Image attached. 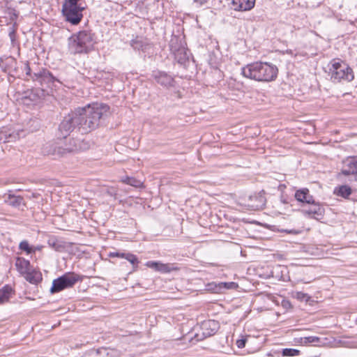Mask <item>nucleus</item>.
<instances>
[{"label": "nucleus", "instance_id": "473e14b6", "mask_svg": "<svg viewBox=\"0 0 357 357\" xmlns=\"http://www.w3.org/2000/svg\"><path fill=\"white\" fill-rule=\"evenodd\" d=\"M9 36L12 42H13L15 40V32L14 30L10 31Z\"/></svg>", "mask_w": 357, "mask_h": 357}, {"label": "nucleus", "instance_id": "dca6fc26", "mask_svg": "<svg viewBox=\"0 0 357 357\" xmlns=\"http://www.w3.org/2000/svg\"><path fill=\"white\" fill-rule=\"evenodd\" d=\"M232 8L237 11L250 10L255 4V0H231Z\"/></svg>", "mask_w": 357, "mask_h": 357}, {"label": "nucleus", "instance_id": "c85d7f7f", "mask_svg": "<svg viewBox=\"0 0 357 357\" xmlns=\"http://www.w3.org/2000/svg\"><path fill=\"white\" fill-rule=\"evenodd\" d=\"M20 250L25 251L27 254H31L33 250L29 246L27 241H22L19 245Z\"/></svg>", "mask_w": 357, "mask_h": 357}, {"label": "nucleus", "instance_id": "ddd939ff", "mask_svg": "<svg viewBox=\"0 0 357 357\" xmlns=\"http://www.w3.org/2000/svg\"><path fill=\"white\" fill-rule=\"evenodd\" d=\"M152 77L160 85L165 88H169L174 86V77L165 71L158 70L152 72Z\"/></svg>", "mask_w": 357, "mask_h": 357}, {"label": "nucleus", "instance_id": "39448f33", "mask_svg": "<svg viewBox=\"0 0 357 357\" xmlns=\"http://www.w3.org/2000/svg\"><path fill=\"white\" fill-rule=\"evenodd\" d=\"M24 71L26 75L29 77V79L38 82L41 86L45 84L50 86V84L58 81L48 70L37 66L31 67L27 61L24 63Z\"/></svg>", "mask_w": 357, "mask_h": 357}, {"label": "nucleus", "instance_id": "4468645a", "mask_svg": "<svg viewBox=\"0 0 357 357\" xmlns=\"http://www.w3.org/2000/svg\"><path fill=\"white\" fill-rule=\"evenodd\" d=\"M266 202V199L264 196V192L262 190L258 194L249 197L247 206L251 211H259L264 208Z\"/></svg>", "mask_w": 357, "mask_h": 357}, {"label": "nucleus", "instance_id": "f8f14e48", "mask_svg": "<svg viewBox=\"0 0 357 357\" xmlns=\"http://www.w3.org/2000/svg\"><path fill=\"white\" fill-rule=\"evenodd\" d=\"M340 175L348 176L350 182L357 183V157H351L344 161Z\"/></svg>", "mask_w": 357, "mask_h": 357}, {"label": "nucleus", "instance_id": "e433bc0d", "mask_svg": "<svg viewBox=\"0 0 357 357\" xmlns=\"http://www.w3.org/2000/svg\"><path fill=\"white\" fill-rule=\"evenodd\" d=\"M281 201L284 204H287V202L285 199H282Z\"/></svg>", "mask_w": 357, "mask_h": 357}, {"label": "nucleus", "instance_id": "f3484780", "mask_svg": "<svg viewBox=\"0 0 357 357\" xmlns=\"http://www.w3.org/2000/svg\"><path fill=\"white\" fill-rule=\"evenodd\" d=\"M4 202L13 208H20L22 206H25L24 198L20 195L8 194L4 195Z\"/></svg>", "mask_w": 357, "mask_h": 357}, {"label": "nucleus", "instance_id": "9b49d317", "mask_svg": "<svg viewBox=\"0 0 357 357\" xmlns=\"http://www.w3.org/2000/svg\"><path fill=\"white\" fill-rule=\"evenodd\" d=\"M219 328V323L215 320H206L203 321L200 326V331L195 335L197 341H201L216 333Z\"/></svg>", "mask_w": 357, "mask_h": 357}, {"label": "nucleus", "instance_id": "a211bd4d", "mask_svg": "<svg viewBox=\"0 0 357 357\" xmlns=\"http://www.w3.org/2000/svg\"><path fill=\"white\" fill-rule=\"evenodd\" d=\"M109 257H121L128 260L134 267L137 266L139 260L136 255L130 252H111L108 254Z\"/></svg>", "mask_w": 357, "mask_h": 357}, {"label": "nucleus", "instance_id": "6ab92c4d", "mask_svg": "<svg viewBox=\"0 0 357 357\" xmlns=\"http://www.w3.org/2000/svg\"><path fill=\"white\" fill-rule=\"evenodd\" d=\"M295 198L298 202L306 204H314L313 197L310 195L309 190L303 188L298 190L295 193Z\"/></svg>", "mask_w": 357, "mask_h": 357}, {"label": "nucleus", "instance_id": "f03ea898", "mask_svg": "<svg viewBox=\"0 0 357 357\" xmlns=\"http://www.w3.org/2000/svg\"><path fill=\"white\" fill-rule=\"evenodd\" d=\"M89 148L88 142L78 139H72L68 144H61L60 142H47L43 145L42 153L53 159H59L84 151Z\"/></svg>", "mask_w": 357, "mask_h": 357}, {"label": "nucleus", "instance_id": "423d86ee", "mask_svg": "<svg viewBox=\"0 0 357 357\" xmlns=\"http://www.w3.org/2000/svg\"><path fill=\"white\" fill-rule=\"evenodd\" d=\"M80 0H64L62 6V13L67 22L73 25L78 24L83 17L82 7L79 2Z\"/></svg>", "mask_w": 357, "mask_h": 357}, {"label": "nucleus", "instance_id": "b1692460", "mask_svg": "<svg viewBox=\"0 0 357 357\" xmlns=\"http://www.w3.org/2000/svg\"><path fill=\"white\" fill-rule=\"evenodd\" d=\"M12 291V288L8 285H6L0 289V305L8 301Z\"/></svg>", "mask_w": 357, "mask_h": 357}, {"label": "nucleus", "instance_id": "20e7f679", "mask_svg": "<svg viewBox=\"0 0 357 357\" xmlns=\"http://www.w3.org/2000/svg\"><path fill=\"white\" fill-rule=\"evenodd\" d=\"M95 43V33L91 30H82L68 38V51L72 54H88L93 49Z\"/></svg>", "mask_w": 357, "mask_h": 357}, {"label": "nucleus", "instance_id": "cd10ccee", "mask_svg": "<svg viewBox=\"0 0 357 357\" xmlns=\"http://www.w3.org/2000/svg\"><path fill=\"white\" fill-rule=\"evenodd\" d=\"M284 356H296L300 354V351L296 349L286 348L282 350Z\"/></svg>", "mask_w": 357, "mask_h": 357}, {"label": "nucleus", "instance_id": "f704fd0d", "mask_svg": "<svg viewBox=\"0 0 357 357\" xmlns=\"http://www.w3.org/2000/svg\"><path fill=\"white\" fill-rule=\"evenodd\" d=\"M10 138H15V137H13L11 135H9L8 137H6V139L3 140V142H10Z\"/></svg>", "mask_w": 357, "mask_h": 357}, {"label": "nucleus", "instance_id": "c756f323", "mask_svg": "<svg viewBox=\"0 0 357 357\" xmlns=\"http://www.w3.org/2000/svg\"><path fill=\"white\" fill-rule=\"evenodd\" d=\"M220 288L224 287L225 289H232L236 286L234 282H221L219 284Z\"/></svg>", "mask_w": 357, "mask_h": 357}, {"label": "nucleus", "instance_id": "412c9836", "mask_svg": "<svg viewBox=\"0 0 357 357\" xmlns=\"http://www.w3.org/2000/svg\"><path fill=\"white\" fill-rule=\"evenodd\" d=\"M26 281L33 284H37L43 280L42 274L40 271L31 268L23 275Z\"/></svg>", "mask_w": 357, "mask_h": 357}, {"label": "nucleus", "instance_id": "6e6552de", "mask_svg": "<svg viewBox=\"0 0 357 357\" xmlns=\"http://www.w3.org/2000/svg\"><path fill=\"white\" fill-rule=\"evenodd\" d=\"M80 280V277L75 273L69 272L54 279L50 289L51 294L59 293L66 289L73 287Z\"/></svg>", "mask_w": 357, "mask_h": 357}, {"label": "nucleus", "instance_id": "1a4fd4ad", "mask_svg": "<svg viewBox=\"0 0 357 357\" xmlns=\"http://www.w3.org/2000/svg\"><path fill=\"white\" fill-rule=\"evenodd\" d=\"M169 48L178 63L185 65L189 61L190 53L179 38L174 36L171 38Z\"/></svg>", "mask_w": 357, "mask_h": 357}, {"label": "nucleus", "instance_id": "4be33fe9", "mask_svg": "<svg viewBox=\"0 0 357 357\" xmlns=\"http://www.w3.org/2000/svg\"><path fill=\"white\" fill-rule=\"evenodd\" d=\"M312 206L308 210H303V212L305 215H308L310 217L319 219L324 215V208L318 204H312Z\"/></svg>", "mask_w": 357, "mask_h": 357}, {"label": "nucleus", "instance_id": "0eeeda50", "mask_svg": "<svg viewBox=\"0 0 357 357\" xmlns=\"http://www.w3.org/2000/svg\"><path fill=\"white\" fill-rule=\"evenodd\" d=\"M329 75L333 82H340L342 80L351 82L354 75L352 69L344 62L333 61L329 67Z\"/></svg>", "mask_w": 357, "mask_h": 357}, {"label": "nucleus", "instance_id": "72a5a7b5", "mask_svg": "<svg viewBox=\"0 0 357 357\" xmlns=\"http://www.w3.org/2000/svg\"><path fill=\"white\" fill-rule=\"evenodd\" d=\"M195 3L199 4V5H203L204 3H206L208 0H193Z\"/></svg>", "mask_w": 357, "mask_h": 357}, {"label": "nucleus", "instance_id": "c9c22d12", "mask_svg": "<svg viewBox=\"0 0 357 357\" xmlns=\"http://www.w3.org/2000/svg\"><path fill=\"white\" fill-rule=\"evenodd\" d=\"M10 60L12 63H16V61L14 59L11 58Z\"/></svg>", "mask_w": 357, "mask_h": 357}, {"label": "nucleus", "instance_id": "2f4dec72", "mask_svg": "<svg viewBox=\"0 0 357 357\" xmlns=\"http://www.w3.org/2000/svg\"><path fill=\"white\" fill-rule=\"evenodd\" d=\"M283 231L287 234H294V235L299 234L301 232V230H298V229H284V230H283Z\"/></svg>", "mask_w": 357, "mask_h": 357}, {"label": "nucleus", "instance_id": "7c9ffc66", "mask_svg": "<svg viewBox=\"0 0 357 357\" xmlns=\"http://www.w3.org/2000/svg\"><path fill=\"white\" fill-rule=\"evenodd\" d=\"M245 342H246V340L245 339L238 340L236 341V346L239 349L244 348L245 347Z\"/></svg>", "mask_w": 357, "mask_h": 357}, {"label": "nucleus", "instance_id": "aec40b11", "mask_svg": "<svg viewBox=\"0 0 357 357\" xmlns=\"http://www.w3.org/2000/svg\"><path fill=\"white\" fill-rule=\"evenodd\" d=\"M326 338H321L317 336H308L301 338V344L308 345L312 344L314 346L321 347L326 344Z\"/></svg>", "mask_w": 357, "mask_h": 357}, {"label": "nucleus", "instance_id": "5701e85b", "mask_svg": "<svg viewBox=\"0 0 357 357\" xmlns=\"http://www.w3.org/2000/svg\"><path fill=\"white\" fill-rule=\"evenodd\" d=\"M15 266L17 271L22 275H24L31 268L29 261L22 257H17L16 259Z\"/></svg>", "mask_w": 357, "mask_h": 357}, {"label": "nucleus", "instance_id": "bb28decb", "mask_svg": "<svg viewBox=\"0 0 357 357\" xmlns=\"http://www.w3.org/2000/svg\"><path fill=\"white\" fill-rule=\"evenodd\" d=\"M351 194V188L348 185H342L338 189L337 195L344 198H347Z\"/></svg>", "mask_w": 357, "mask_h": 357}, {"label": "nucleus", "instance_id": "2eb2a0df", "mask_svg": "<svg viewBox=\"0 0 357 357\" xmlns=\"http://www.w3.org/2000/svg\"><path fill=\"white\" fill-rule=\"evenodd\" d=\"M146 266L162 273H168L178 269L177 267L172 264H163L160 261H147Z\"/></svg>", "mask_w": 357, "mask_h": 357}, {"label": "nucleus", "instance_id": "f257e3e1", "mask_svg": "<svg viewBox=\"0 0 357 357\" xmlns=\"http://www.w3.org/2000/svg\"><path fill=\"white\" fill-rule=\"evenodd\" d=\"M109 107L103 103H93L77 109L81 124V134H86L98 128L107 116Z\"/></svg>", "mask_w": 357, "mask_h": 357}, {"label": "nucleus", "instance_id": "393cba45", "mask_svg": "<svg viewBox=\"0 0 357 357\" xmlns=\"http://www.w3.org/2000/svg\"><path fill=\"white\" fill-rule=\"evenodd\" d=\"M121 181L135 188H141L143 185V183L140 180L134 177L125 176L121 178Z\"/></svg>", "mask_w": 357, "mask_h": 357}, {"label": "nucleus", "instance_id": "a878e982", "mask_svg": "<svg viewBox=\"0 0 357 357\" xmlns=\"http://www.w3.org/2000/svg\"><path fill=\"white\" fill-rule=\"evenodd\" d=\"M130 45L135 49L137 50L144 51L146 48L147 45L143 42L142 40L136 38L133 39L130 42Z\"/></svg>", "mask_w": 357, "mask_h": 357}, {"label": "nucleus", "instance_id": "9d476101", "mask_svg": "<svg viewBox=\"0 0 357 357\" xmlns=\"http://www.w3.org/2000/svg\"><path fill=\"white\" fill-rule=\"evenodd\" d=\"M81 124L77 114V109L66 116L59 124V130L63 137H66L74 130L81 133Z\"/></svg>", "mask_w": 357, "mask_h": 357}, {"label": "nucleus", "instance_id": "7ed1b4c3", "mask_svg": "<svg viewBox=\"0 0 357 357\" xmlns=\"http://www.w3.org/2000/svg\"><path fill=\"white\" fill-rule=\"evenodd\" d=\"M242 75L257 82H269L275 80L278 69L275 65L267 62H254L241 69Z\"/></svg>", "mask_w": 357, "mask_h": 357}]
</instances>
